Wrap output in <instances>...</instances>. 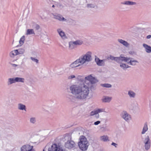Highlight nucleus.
Returning <instances> with one entry per match:
<instances>
[{
	"mask_svg": "<svg viewBox=\"0 0 151 151\" xmlns=\"http://www.w3.org/2000/svg\"><path fill=\"white\" fill-rule=\"evenodd\" d=\"M128 94L131 97H134L135 95V93L132 91H129Z\"/></svg>",
	"mask_w": 151,
	"mask_h": 151,
	"instance_id": "29",
	"label": "nucleus"
},
{
	"mask_svg": "<svg viewBox=\"0 0 151 151\" xmlns=\"http://www.w3.org/2000/svg\"><path fill=\"white\" fill-rule=\"evenodd\" d=\"M111 145H114V146H115V147H116V145H117V144H116L115 143H114V142H112L111 144Z\"/></svg>",
	"mask_w": 151,
	"mask_h": 151,
	"instance_id": "37",
	"label": "nucleus"
},
{
	"mask_svg": "<svg viewBox=\"0 0 151 151\" xmlns=\"http://www.w3.org/2000/svg\"><path fill=\"white\" fill-rule=\"evenodd\" d=\"M103 111V109H98L96 110L91 111V115L93 116L95 114L98 113H99L102 112Z\"/></svg>",
	"mask_w": 151,
	"mask_h": 151,
	"instance_id": "14",
	"label": "nucleus"
},
{
	"mask_svg": "<svg viewBox=\"0 0 151 151\" xmlns=\"http://www.w3.org/2000/svg\"><path fill=\"white\" fill-rule=\"evenodd\" d=\"M123 118L126 121H127L131 119L130 115H128L126 112H124L122 114Z\"/></svg>",
	"mask_w": 151,
	"mask_h": 151,
	"instance_id": "10",
	"label": "nucleus"
},
{
	"mask_svg": "<svg viewBox=\"0 0 151 151\" xmlns=\"http://www.w3.org/2000/svg\"><path fill=\"white\" fill-rule=\"evenodd\" d=\"M25 40V37L23 36L19 40V43L20 44H23Z\"/></svg>",
	"mask_w": 151,
	"mask_h": 151,
	"instance_id": "26",
	"label": "nucleus"
},
{
	"mask_svg": "<svg viewBox=\"0 0 151 151\" xmlns=\"http://www.w3.org/2000/svg\"><path fill=\"white\" fill-rule=\"evenodd\" d=\"M78 144L80 149L83 151L86 150L89 145L86 138L83 136L80 137Z\"/></svg>",
	"mask_w": 151,
	"mask_h": 151,
	"instance_id": "3",
	"label": "nucleus"
},
{
	"mask_svg": "<svg viewBox=\"0 0 151 151\" xmlns=\"http://www.w3.org/2000/svg\"><path fill=\"white\" fill-rule=\"evenodd\" d=\"M18 55V52L17 50L12 51L10 53V55L11 57H14L15 56Z\"/></svg>",
	"mask_w": 151,
	"mask_h": 151,
	"instance_id": "13",
	"label": "nucleus"
},
{
	"mask_svg": "<svg viewBox=\"0 0 151 151\" xmlns=\"http://www.w3.org/2000/svg\"><path fill=\"white\" fill-rule=\"evenodd\" d=\"M101 140L105 142L109 140L108 137L107 136L104 135L101 136L100 137Z\"/></svg>",
	"mask_w": 151,
	"mask_h": 151,
	"instance_id": "21",
	"label": "nucleus"
},
{
	"mask_svg": "<svg viewBox=\"0 0 151 151\" xmlns=\"http://www.w3.org/2000/svg\"><path fill=\"white\" fill-rule=\"evenodd\" d=\"M35 121V118H32L30 119V122L32 123H34Z\"/></svg>",
	"mask_w": 151,
	"mask_h": 151,
	"instance_id": "33",
	"label": "nucleus"
},
{
	"mask_svg": "<svg viewBox=\"0 0 151 151\" xmlns=\"http://www.w3.org/2000/svg\"><path fill=\"white\" fill-rule=\"evenodd\" d=\"M100 123V121H98L94 123V124L95 125H97Z\"/></svg>",
	"mask_w": 151,
	"mask_h": 151,
	"instance_id": "35",
	"label": "nucleus"
},
{
	"mask_svg": "<svg viewBox=\"0 0 151 151\" xmlns=\"http://www.w3.org/2000/svg\"><path fill=\"white\" fill-rule=\"evenodd\" d=\"M15 80L16 82H24V79L23 78L16 77L15 78Z\"/></svg>",
	"mask_w": 151,
	"mask_h": 151,
	"instance_id": "23",
	"label": "nucleus"
},
{
	"mask_svg": "<svg viewBox=\"0 0 151 151\" xmlns=\"http://www.w3.org/2000/svg\"><path fill=\"white\" fill-rule=\"evenodd\" d=\"M122 61L127 62L129 64L132 65H136L137 63V62L136 60H132L130 58L125 57L123 58Z\"/></svg>",
	"mask_w": 151,
	"mask_h": 151,
	"instance_id": "5",
	"label": "nucleus"
},
{
	"mask_svg": "<svg viewBox=\"0 0 151 151\" xmlns=\"http://www.w3.org/2000/svg\"><path fill=\"white\" fill-rule=\"evenodd\" d=\"M40 28V26L38 25L37 24L35 28L37 30L38 29Z\"/></svg>",
	"mask_w": 151,
	"mask_h": 151,
	"instance_id": "36",
	"label": "nucleus"
},
{
	"mask_svg": "<svg viewBox=\"0 0 151 151\" xmlns=\"http://www.w3.org/2000/svg\"><path fill=\"white\" fill-rule=\"evenodd\" d=\"M75 143L73 141H68L65 144V147L69 149H70L75 146Z\"/></svg>",
	"mask_w": 151,
	"mask_h": 151,
	"instance_id": "6",
	"label": "nucleus"
},
{
	"mask_svg": "<svg viewBox=\"0 0 151 151\" xmlns=\"http://www.w3.org/2000/svg\"><path fill=\"white\" fill-rule=\"evenodd\" d=\"M52 7H55V6L54 5H53L52 6Z\"/></svg>",
	"mask_w": 151,
	"mask_h": 151,
	"instance_id": "40",
	"label": "nucleus"
},
{
	"mask_svg": "<svg viewBox=\"0 0 151 151\" xmlns=\"http://www.w3.org/2000/svg\"><path fill=\"white\" fill-rule=\"evenodd\" d=\"M111 98L109 97H105L104 98L102 99L103 102H109L111 101Z\"/></svg>",
	"mask_w": 151,
	"mask_h": 151,
	"instance_id": "16",
	"label": "nucleus"
},
{
	"mask_svg": "<svg viewBox=\"0 0 151 151\" xmlns=\"http://www.w3.org/2000/svg\"><path fill=\"white\" fill-rule=\"evenodd\" d=\"M95 61L97 64L99 65H104V62L103 60H100L99 58L96 57Z\"/></svg>",
	"mask_w": 151,
	"mask_h": 151,
	"instance_id": "9",
	"label": "nucleus"
},
{
	"mask_svg": "<svg viewBox=\"0 0 151 151\" xmlns=\"http://www.w3.org/2000/svg\"><path fill=\"white\" fill-rule=\"evenodd\" d=\"M91 4H88V7H92V6H91Z\"/></svg>",
	"mask_w": 151,
	"mask_h": 151,
	"instance_id": "39",
	"label": "nucleus"
},
{
	"mask_svg": "<svg viewBox=\"0 0 151 151\" xmlns=\"http://www.w3.org/2000/svg\"><path fill=\"white\" fill-rule=\"evenodd\" d=\"M97 81L91 75L85 77L84 83L78 86L76 85L71 86L70 88L72 93L77 94V99H84L86 97L89 93V88L90 84L95 83Z\"/></svg>",
	"mask_w": 151,
	"mask_h": 151,
	"instance_id": "1",
	"label": "nucleus"
},
{
	"mask_svg": "<svg viewBox=\"0 0 151 151\" xmlns=\"http://www.w3.org/2000/svg\"><path fill=\"white\" fill-rule=\"evenodd\" d=\"M143 46L145 48L146 51L147 53L151 52V47L145 44H143Z\"/></svg>",
	"mask_w": 151,
	"mask_h": 151,
	"instance_id": "12",
	"label": "nucleus"
},
{
	"mask_svg": "<svg viewBox=\"0 0 151 151\" xmlns=\"http://www.w3.org/2000/svg\"><path fill=\"white\" fill-rule=\"evenodd\" d=\"M43 151H44V150H43Z\"/></svg>",
	"mask_w": 151,
	"mask_h": 151,
	"instance_id": "41",
	"label": "nucleus"
},
{
	"mask_svg": "<svg viewBox=\"0 0 151 151\" xmlns=\"http://www.w3.org/2000/svg\"><path fill=\"white\" fill-rule=\"evenodd\" d=\"M121 67L123 69H124L129 67L127 65L125 64H122L120 65Z\"/></svg>",
	"mask_w": 151,
	"mask_h": 151,
	"instance_id": "27",
	"label": "nucleus"
},
{
	"mask_svg": "<svg viewBox=\"0 0 151 151\" xmlns=\"http://www.w3.org/2000/svg\"><path fill=\"white\" fill-rule=\"evenodd\" d=\"M91 53L90 52H87L82 58H81L74 62L70 65V67L73 68L78 67L83 64L86 61H89L91 60Z\"/></svg>",
	"mask_w": 151,
	"mask_h": 151,
	"instance_id": "2",
	"label": "nucleus"
},
{
	"mask_svg": "<svg viewBox=\"0 0 151 151\" xmlns=\"http://www.w3.org/2000/svg\"><path fill=\"white\" fill-rule=\"evenodd\" d=\"M124 4H127V5H133L134 4H135V3L131 1H125L124 3Z\"/></svg>",
	"mask_w": 151,
	"mask_h": 151,
	"instance_id": "28",
	"label": "nucleus"
},
{
	"mask_svg": "<svg viewBox=\"0 0 151 151\" xmlns=\"http://www.w3.org/2000/svg\"><path fill=\"white\" fill-rule=\"evenodd\" d=\"M33 147L27 145H24L21 148V151H32Z\"/></svg>",
	"mask_w": 151,
	"mask_h": 151,
	"instance_id": "8",
	"label": "nucleus"
},
{
	"mask_svg": "<svg viewBox=\"0 0 151 151\" xmlns=\"http://www.w3.org/2000/svg\"><path fill=\"white\" fill-rule=\"evenodd\" d=\"M144 142L145 149L147 150H148L150 147V141L148 136L145 139Z\"/></svg>",
	"mask_w": 151,
	"mask_h": 151,
	"instance_id": "7",
	"label": "nucleus"
},
{
	"mask_svg": "<svg viewBox=\"0 0 151 151\" xmlns=\"http://www.w3.org/2000/svg\"><path fill=\"white\" fill-rule=\"evenodd\" d=\"M18 105V108L19 109L22 110L24 109L25 110V105L21 104H19Z\"/></svg>",
	"mask_w": 151,
	"mask_h": 151,
	"instance_id": "24",
	"label": "nucleus"
},
{
	"mask_svg": "<svg viewBox=\"0 0 151 151\" xmlns=\"http://www.w3.org/2000/svg\"><path fill=\"white\" fill-rule=\"evenodd\" d=\"M58 31L59 35L62 38L65 39V38L64 32L61 30L60 29H58Z\"/></svg>",
	"mask_w": 151,
	"mask_h": 151,
	"instance_id": "15",
	"label": "nucleus"
},
{
	"mask_svg": "<svg viewBox=\"0 0 151 151\" xmlns=\"http://www.w3.org/2000/svg\"><path fill=\"white\" fill-rule=\"evenodd\" d=\"M118 41L120 43L124 45L125 46H127L128 45V44L127 42H126L125 41H124L122 40L119 39L118 40Z\"/></svg>",
	"mask_w": 151,
	"mask_h": 151,
	"instance_id": "22",
	"label": "nucleus"
},
{
	"mask_svg": "<svg viewBox=\"0 0 151 151\" xmlns=\"http://www.w3.org/2000/svg\"><path fill=\"white\" fill-rule=\"evenodd\" d=\"M82 41L78 40L73 42H70L69 44V47L70 49H72L75 47L76 45H81L82 43Z\"/></svg>",
	"mask_w": 151,
	"mask_h": 151,
	"instance_id": "4",
	"label": "nucleus"
},
{
	"mask_svg": "<svg viewBox=\"0 0 151 151\" xmlns=\"http://www.w3.org/2000/svg\"><path fill=\"white\" fill-rule=\"evenodd\" d=\"M35 32L32 29H28L27 30L26 35H29L32 34H35Z\"/></svg>",
	"mask_w": 151,
	"mask_h": 151,
	"instance_id": "17",
	"label": "nucleus"
},
{
	"mask_svg": "<svg viewBox=\"0 0 151 151\" xmlns=\"http://www.w3.org/2000/svg\"><path fill=\"white\" fill-rule=\"evenodd\" d=\"M52 149L53 151H60L57 145L55 144L52 146Z\"/></svg>",
	"mask_w": 151,
	"mask_h": 151,
	"instance_id": "19",
	"label": "nucleus"
},
{
	"mask_svg": "<svg viewBox=\"0 0 151 151\" xmlns=\"http://www.w3.org/2000/svg\"><path fill=\"white\" fill-rule=\"evenodd\" d=\"M9 81L10 84L15 83L16 82L15 78H9Z\"/></svg>",
	"mask_w": 151,
	"mask_h": 151,
	"instance_id": "30",
	"label": "nucleus"
},
{
	"mask_svg": "<svg viewBox=\"0 0 151 151\" xmlns=\"http://www.w3.org/2000/svg\"><path fill=\"white\" fill-rule=\"evenodd\" d=\"M148 130L147 126V123L145 124L142 132V134H144Z\"/></svg>",
	"mask_w": 151,
	"mask_h": 151,
	"instance_id": "18",
	"label": "nucleus"
},
{
	"mask_svg": "<svg viewBox=\"0 0 151 151\" xmlns=\"http://www.w3.org/2000/svg\"><path fill=\"white\" fill-rule=\"evenodd\" d=\"M55 18L59 20L60 21H64L66 20V19H65L64 17H62V16L60 15L55 16Z\"/></svg>",
	"mask_w": 151,
	"mask_h": 151,
	"instance_id": "20",
	"label": "nucleus"
},
{
	"mask_svg": "<svg viewBox=\"0 0 151 151\" xmlns=\"http://www.w3.org/2000/svg\"><path fill=\"white\" fill-rule=\"evenodd\" d=\"M18 52V55L23 54L24 51V50L23 49H19L17 50Z\"/></svg>",
	"mask_w": 151,
	"mask_h": 151,
	"instance_id": "25",
	"label": "nucleus"
},
{
	"mask_svg": "<svg viewBox=\"0 0 151 151\" xmlns=\"http://www.w3.org/2000/svg\"><path fill=\"white\" fill-rule=\"evenodd\" d=\"M75 76L74 75H72L68 77V79H71L73 78H75Z\"/></svg>",
	"mask_w": 151,
	"mask_h": 151,
	"instance_id": "34",
	"label": "nucleus"
},
{
	"mask_svg": "<svg viewBox=\"0 0 151 151\" xmlns=\"http://www.w3.org/2000/svg\"><path fill=\"white\" fill-rule=\"evenodd\" d=\"M124 57L121 55L120 57H114L112 56L110 57V58L111 60H114L118 62H119L120 60H121L122 61L123 58Z\"/></svg>",
	"mask_w": 151,
	"mask_h": 151,
	"instance_id": "11",
	"label": "nucleus"
},
{
	"mask_svg": "<svg viewBox=\"0 0 151 151\" xmlns=\"http://www.w3.org/2000/svg\"><path fill=\"white\" fill-rule=\"evenodd\" d=\"M101 86L104 87L109 88L111 87V85L109 84H103Z\"/></svg>",
	"mask_w": 151,
	"mask_h": 151,
	"instance_id": "31",
	"label": "nucleus"
},
{
	"mask_svg": "<svg viewBox=\"0 0 151 151\" xmlns=\"http://www.w3.org/2000/svg\"><path fill=\"white\" fill-rule=\"evenodd\" d=\"M151 37V35H148L147 36V39H149Z\"/></svg>",
	"mask_w": 151,
	"mask_h": 151,
	"instance_id": "38",
	"label": "nucleus"
},
{
	"mask_svg": "<svg viewBox=\"0 0 151 151\" xmlns=\"http://www.w3.org/2000/svg\"><path fill=\"white\" fill-rule=\"evenodd\" d=\"M31 59L32 60L36 62L37 63H38V60L37 59H35L32 57L31 58Z\"/></svg>",
	"mask_w": 151,
	"mask_h": 151,
	"instance_id": "32",
	"label": "nucleus"
}]
</instances>
